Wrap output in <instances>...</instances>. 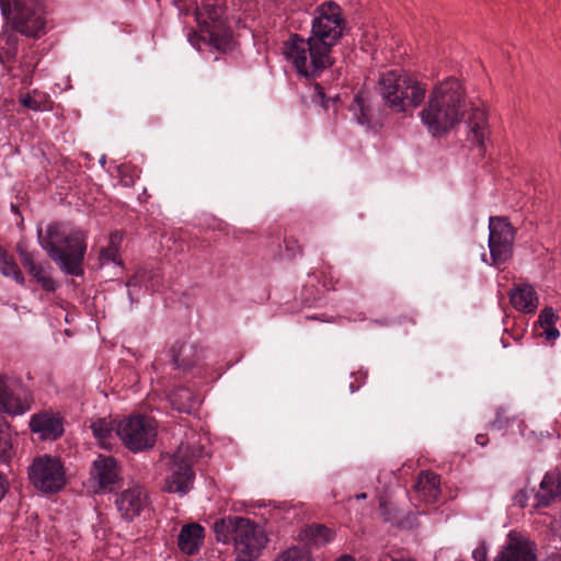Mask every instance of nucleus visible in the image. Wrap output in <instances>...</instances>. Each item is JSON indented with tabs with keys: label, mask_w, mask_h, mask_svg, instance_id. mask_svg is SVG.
<instances>
[{
	"label": "nucleus",
	"mask_w": 561,
	"mask_h": 561,
	"mask_svg": "<svg viewBox=\"0 0 561 561\" xmlns=\"http://www.w3.org/2000/svg\"><path fill=\"white\" fill-rule=\"evenodd\" d=\"M467 114H469L468 139L482 156L485 152V140L490 134L486 111L468 101L465 85L460 79L447 77L436 82L420 112V119L426 130L437 137L453 130L465 119Z\"/></svg>",
	"instance_id": "1"
},
{
	"label": "nucleus",
	"mask_w": 561,
	"mask_h": 561,
	"mask_svg": "<svg viewBox=\"0 0 561 561\" xmlns=\"http://www.w3.org/2000/svg\"><path fill=\"white\" fill-rule=\"evenodd\" d=\"M39 243L53 261L67 274L79 275L81 263L87 250L85 234L79 229H68L60 224H51Z\"/></svg>",
	"instance_id": "2"
},
{
	"label": "nucleus",
	"mask_w": 561,
	"mask_h": 561,
	"mask_svg": "<svg viewBox=\"0 0 561 561\" xmlns=\"http://www.w3.org/2000/svg\"><path fill=\"white\" fill-rule=\"evenodd\" d=\"M219 542L234 545L237 561H254L267 543L265 531L248 518L228 516L214 524Z\"/></svg>",
	"instance_id": "3"
},
{
	"label": "nucleus",
	"mask_w": 561,
	"mask_h": 561,
	"mask_svg": "<svg viewBox=\"0 0 561 561\" xmlns=\"http://www.w3.org/2000/svg\"><path fill=\"white\" fill-rule=\"evenodd\" d=\"M378 85L386 105L397 113L420 107L427 93V84L404 70L381 73Z\"/></svg>",
	"instance_id": "4"
},
{
	"label": "nucleus",
	"mask_w": 561,
	"mask_h": 561,
	"mask_svg": "<svg viewBox=\"0 0 561 561\" xmlns=\"http://www.w3.org/2000/svg\"><path fill=\"white\" fill-rule=\"evenodd\" d=\"M283 53L297 73L306 78L319 77L334 62L332 49L311 36L291 35L284 44Z\"/></svg>",
	"instance_id": "5"
},
{
	"label": "nucleus",
	"mask_w": 561,
	"mask_h": 561,
	"mask_svg": "<svg viewBox=\"0 0 561 561\" xmlns=\"http://www.w3.org/2000/svg\"><path fill=\"white\" fill-rule=\"evenodd\" d=\"M225 8L220 4L203 3L196 8L195 20L199 33L187 34L188 42L197 48L210 46L217 50H226L230 45V33L225 18Z\"/></svg>",
	"instance_id": "6"
},
{
	"label": "nucleus",
	"mask_w": 561,
	"mask_h": 561,
	"mask_svg": "<svg viewBox=\"0 0 561 561\" xmlns=\"http://www.w3.org/2000/svg\"><path fill=\"white\" fill-rule=\"evenodd\" d=\"M28 479L33 486L44 494H56L67 484V469L57 456L41 455L28 467Z\"/></svg>",
	"instance_id": "7"
},
{
	"label": "nucleus",
	"mask_w": 561,
	"mask_h": 561,
	"mask_svg": "<svg viewBox=\"0 0 561 561\" xmlns=\"http://www.w3.org/2000/svg\"><path fill=\"white\" fill-rule=\"evenodd\" d=\"M345 25L341 7L333 1H325L313 11L309 36L332 49L342 38Z\"/></svg>",
	"instance_id": "8"
},
{
	"label": "nucleus",
	"mask_w": 561,
	"mask_h": 561,
	"mask_svg": "<svg viewBox=\"0 0 561 561\" xmlns=\"http://www.w3.org/2000/svg\"><path fill=\"white\" fill-rule=\"evenodd\" d=\"M0 0L3 14H12L13 27L26 36L37 37L45 33L46 19L42 3L38 0Z\"/></svg>",
	"instance_id": "9"
},
{
	"label": "nucleus",
	"mask_w": 561,
	"mask_h": 561,
	"mask_svg": "<svg viewBox=\"0 0 561 561\" xmlns=\"http://www.w3.org/2000/svg\"><path fill=\"white\" fill-rule=\"evenodd\" d=\"M116 435L129 450L136 453L153 446L157 428L150 419L131 415L117 424Z\"/></svg>",
	"instance_id": "10"
},
{
	"label": "nucleus",
	"mask_w": 561,
	"mask_h": 561,
	"mask_svg": "<svg viewBox=\"0 0 561 561\" xmlns=\"http://www.w3.org/2000/svg\"><path fill=\"white\" fill-rule=\"evenodd\" d=\"M193 482L192 454L188 446L182 444L171 457L164 490L185 495L192 489Z\"/></svg>",
	"instance_id": "11"
},
{
	"label": "nucleus",
	"mask_w": 561,
	"mask_h": 561,
	"mask_svg": "<svg viewBox=\"0 0 561 561\" xmlns=\"http://www.w3.org/2000/svg\"><path fill=\"white\" fill-rule=\"evenodd\" d=\"M515 230L504 217H490L489 249L491 265L499 266L511 259Z\"/></svg>",
	"instance_id": "12"
},
{
	"label": "nucleus",
	"mask_w": 561,
	"mask_h": 561,
	"mask_svg": "<svg viewBox=\"0 0 561 561\" xmlns=\"http://www.w3.org/2000/svg\"><path fill=\"white\" fill-rule=\"evenodd\" d=\"M536 546L524 534L511 530L493 561H535Z\"/></svg>",
	"instance_id": "13"
},
{
	"label": "nucleus",
	"mask_w": 561,
	"mask_h": 561,
	"mask_svg": "<svg viewBox=\"0 0 561 561\" xmlns=\"http://www.w3.org/2000/svg\"><path fill=\"white\" fill-rule=\"evenodd\" d=\"M147 491L140 485L123 490L115 499V506L125 520L131 522L149 507Z\"/></svg>",
	"instance_id": "14"
},
{
	"label": "nucleus",
	"mask_w": 561,
	"mask_h": 561,
	"mask_svg": "<svg viewBox=\"0 0 561 561\" xmlns=\"http://www.w3.org/2000/svg\"><path fill=\"white\" fill-rule=\"evenodd\" d=\"M119 466L115 458L99 455L92 462L90 480L93 482L95 492L111 489L119 480Z\"/></svg>",
	"instance_id": "15"
},
{
	"label": "nucleus",
	"mask_w": 561,
	"mask_h": 561,
	"mask_svg": "<svg viewBox=\"0 0 561 561\" xmlns=\"http://www.w3.org/2000/svg\"><path fill=\"white\" fill-rule=\"evenodd\" d=\"M510 304L518 312L535 313L539 306V296L533 285L520 283L514 285L510 293Z\"/></svg>",
	"instance_id": "16"
},
{
	"label": "nucleus",
	"mask_w": 561,
	"mask_h": 561,
	"mask_svg": "<svg viewBox=\"0 0 561 561\" xmlns=\"http://www.w3.org/2000/svg\"><path fill=\"white\" fill-rule=\"evenodd\" d=\"M30 428L42 439H57L64 433L62 420L49 412L34 414L30 420Z\"/></svg>",
	"instance_id": "17"
},
{
	"label": "nucleus",
	"mask_w": 561,
	"mask_h": 561,
	"mask_svg": "<svg viewBox=\"0 0 561 561\" xmlns=\"http://www.w3.org/2000/svg\"><path fill=\"white\" fill-rule=\"evenodd\" d=\"M31 398L23 392H12L7 383V379L0 376V411L10 415H22L31 409Z\"/></svg>",
	"instance_id": "18"
},
{
	"label": "nucleus",
	"mask_w": 561,
	"mask_h": 561,
	"mask_svg": "<svg viewBox=\"0 0 561 561\" xmlns=\"http://www.w3.org/2000/svg\"><path fill=\"white\" fill-rule=\"evenodd\" d=\"M536 507H546L561 499V473L557 470L547 472L535 495Z\"/></svg>",
	"instance_id": "19"
},
{
	"label": "nucleus",
	"mask_w": 561,
	"mask_h": 561,
	"mask_svg": "<svg viewBox=\"0 0 561 561\" xmlns=\"http://www.w3.org/2000/svg\"><path fill=\"white\" fill-rule=\"evenodd\" d=\"M205 529L196 523L184 525L178 537L179 549L187 556H193L203 546Z\"/></svg>",
	"instance_id": "20"
},
{
	"label": "nucleus",
	"mask_w": 561,
	"mask_h": 561,
	"mask_svg": "<svg viewBox=\"0 0 561 561\" xmlns=\"http://www.w3.org/2000/svg\"><path fill=\"white\" fill-rule=\"evenodd\" d=\"M415 494L424 503H435L440 494L438 476L433 472H422L415 484Z\"/></svg>",
	"instance_id": "21"
},
{
	"label": "nucleus",
	"mask_w": 561,
	"mask_h": 561,
	"mask_svg": "<svg viewBox=\"0 0 561 561\" xmlns=\"http://www.w3.org/2000/svg\"><path fill=\"white\" fill-rule=\"evenodd\" d=\"M90 428L102 448L110 449L114 442V422L108 417H96L90 421Z\"/></svg>",
	"instance_id": "22"
},
{
	"label": "nucleus",
	"mask_w": 561,
	"mask_h": 561,
	"mask_svg": "<svg viewBox=\"0 0 561 561\" xmlns=\"http://www.w3.org/2000/svg\"><path fill=\"white\" fill-rule=\"evenodd\" d=\"M22 106L34 112H47L53 110L50 96L42 91L33 90L19 98Z\"/></svg>",
	"instance_id": "23"
},
{
	"label": "nucleus",
	"mask_w": 561,
	"mask_h": 561,
	"mask_svg": "<svg viewBox=\"0 0 561 561\" xmlns=\"http://www.w3.org/2000/svg\"><path fill=\"white\" fill-rule=\"evenodd\" d=\"M558 320L559 317L552 308L542 309L538 317V324L541 329L539 335L545 337L547 341H553L559 337L560 332L556 328Z\"/></svg>",
	"instance_id": "24"
},
{
	"label": "nucleus",
	"mask_w": 561,
	"mask_h": 561,
	"mask_svg": "<svg viewBox=\"0 0 561 561\" xmlns=\"http://www.w3.org/2000/svg\"><path fill=\"white\" fill-rule=\"evenodd\" d=\"M172 407L179 412L190 413L198 402V399L186 388H180L169 396Z\"/></svg>",
	"instance_id": "25"
},
{
	"label": "nucleus",
	"mask_w": 561,
	"mask_h": 561,
	"mask_svg": "<svg viewBox=\"0 0 561 561\" xmlns=\"http://www.w3.org/2000/svg\"><path fill=\"white\" fill-rule=\"evenodd\" d=\"M18 53V37L14 33L2 32L0 34V62L4 66L15 58Z\"/></svg>",
	"instance_id": "26"
},
{
	"label": "nucleus",
	"mask_w": 561,
	"mask_h": 561,
	"mask_svg": "<svg viewBox=\"0 0 561 561\" xmlns=\"http://www.w3.org/2000/svg\"><path fill=\"white\" fill-rule=\"evenodd\" d=\"M300 536L316 546H323L334 538V531L323 525H313L305 528Z\"/></svg>",
	"instance_id": "27"
},
{
	"label": "nucleus",
	"mask_w": 561,
	"mask_h": 561,
	"mask_svg": "<svg viewBox=\"0 0 561 561\" xmlns=\"http://www.w3.org/2000/svg\"><path fill=\"white\" fill-rule=\"evenodd\" d=\"M123 240V234L118 231L110 236L108 245L101 250L100 260L102 264L116 263L121 264L119 248Z\"/></svg>",
	"instance_id": "28"
},
{
	"label": "nucleus",
	"mask_w": 561,
	"mask_h": 561,
	"mask_svg": "<svg viewBox=\"0 0 561 561\" xmlns=\"http://www.w3.org/2000/svg\"><path fill=\"white\" fill-rule=\"evenodd\" d=\"M0 273L5 277H12L18 284H24V276L15 261L8 254L0 261Z\"/></svg>",
	"instance_id": "29"
},
{
	"label": "nucleus",
	"mask_w": 561,
	"mask_h": 561,
	"mask_svg": "<svg viewBox=\"0 0 561 561\" xmlns=\"http://www.w3.org/2000/svg\"><path fill=\"white\" fill-rule=\"evenodd\" d=\"M12 448V433L9 424L0 420V461H4Z\"/></svg>",
	"instance_id": "30"
},
{
	"label": "nucleus",
	"mask_w": 561,
	"mask_h": 561,
	"mask_svg": "<svg viewBox=\"0 0 561 561\" xmlns=\"http://www.w3.org/2000/svg\"><path fill=\"white\" fill-rule=\"evenodd\" d=\"M351 111L353 112L358 124L364 125L368 123V114L366 112V98L364 93L359 92L355 95L351 105Z\"/></svg>",
	"instance_id": "31"
},
{
	"label": "nucleus",
	"mask_w": 561,
	"mask_h": 561,
	"mask_svg": "<svg viewBox=\"0 0 561 561\" xmlns=\"http://www.w3.org/2000/svg\"><path fill=\"white\" fill-rule=\"evenodd\" d=\"M274 561H313L309 551L291 547L280 553Z\"/></svg>",
	"instance_id": "32"
},
{
	"label": "nucleus",
	"mask_w": 561,
	"mask_h": 561,
	"mask_svg": "<svg viewBox=\"0 0 561 561\" xmlns=\"http://www.w3.org/2000/svg\"><path fill=\"white\" fill-rule=\"evenodd\" d=\"M47 291H55L56 283L50 274L42 266L35 268V272L30 273Z\"/></svg>",
	"instance_id": "33"
},
{
	"label": "nucleus",
	"mask_w": 561,
	"mask_h": 561,
	"mask_svg": "<svg viewBox=\"0 0 561 561\" xmlns=\"http://www.w3.org/2000/svg\"><path fill=\"white\" fill-rule=\"evenodd\" d=\"M16 250L22 265L28 271V273L35 272V268L39 265L34 262L32 254L27 252L22 244H19Z\"/></svg>",
	"instance_id": "34"
},
{
	"label": "nucleus",
	"mask_w": 561,
	"mask_h": 561,
	"mask_svg": "<svg viewBox=\"0 0 561 561\" xmlns=\"http://www.w3.org/2000/svg\"><path fill=\"white\" fill-rule=\"evenodd\" d=\"M489 547L485 541H480L472 550V559L474 561H488Z\"/></svg>",
	"instance_id": "35"
},
{
	"label": "nucleus",
	"mask_w": 561,
	"mask_h": 561,
	"mask_svg": "<svg viewBox=\"0 0 561 561\" xmlns=\"http://www.w3.org/2000/svg\"><path fill=\"white\" fill-rule=\"evenodd\" d=\"M529 495L526 490H519L513 497V502L515 505L519 507H525L527 505Z\"/></svg>",
	"instance_id": "36"
},
{
	"label": "nucleus",
	"mask_w": 561,
	"mask_h": 561,
	"mask_svg": "<svg viewBox=\"0 0 561 561\" xmlns=\"http://www.w3.org/2000/svg\"><path fill=\"white\" fill-rule=\"evenodd\" d=\"M476 442L482 446H484L486 444V438L484 435L482 434H479L476 436Z\"/></svg>",
	"instance_id": "37"
},
{
	"label": "nucleus",
	"mask_w": 561,
	"mask_h": 561,
	"mask_svg": "<svg viewBox=\"0 0 561 561\" xmlns=\"http://www.w3.org/2000/svg\"><path fill=\"white\" fill-rule=\"evenodd\" d=\"M337 561H356V560L353 557L348 556V554H344L341 558H339Z\"/></svg>",
	"instance_id": "38"
},
{
	"label": "nucleus",
	"mask_w": 561,
	"mask_h": 561,
	"mask_svg": "<svg viewBox=\"0 0 561 561\" xmlns=\"http://www.w3.org/2000/svg\"><path fill=\"white\" fill-rule=\"evenodd\" d=\"M7 255V252L0 248V261L3 260V257Z\"/></svg>",
	"instance_id": "39"
},
{
	"label": "nucleus",
	"mask_w": 561,
	"mask_h": 561,
	"mask_svg": "<svg viewBox=\"0 0 561 561\" xmlns=\"http://www.w3.org/2000/svg\"><path fill=\"white\" fill-rule=\"evenodd\" d=\"M316 89L318 90V94L322 98L323 92H322V89L320 88V85L317 84Z\"/></svg>",
	"instance_id": "40"
},
{
	"label": "nucleus",
	"mask_w": 561,
	"mask_h": 561,
	"mask_svg": "<svg viewBox=\"0 0 561 561\" xmlns=\"http://www.w3.org/2000/svg\"><path fill=\"white\" fill-rule=\"evenodd\" d=\"M357 499H366V493H360L356 496Z\"/></svg>",
	"instance_id": "41"
},
{
	"label": "nucleus",
	"mask_w": 561,
	"mask_h": 561,
	"mask_svg": "<svg viewBox=\"0 0 561 561\" xmlns=\"http://www.w3.org/2000/svg\"><path fill=\"white\" fill-rule=\"evenodd\" d=\"M175 363H176L178 365H184V364H183V362H181V363L179 362V358H175Z\"/></svg>",
	"instance_id": "42"
},
{
	"label": "nucleus",
	"mask_w": 561,
	"mask_h": 561,
	"mask_svg": "<svg viewBox=\"0 0 561 561\" xmlns=\"http://www.w3.org/2000/svg\"><path fill=\"white\" fill-rule=\"evenodd\" d=\"M559 561H561V558L559 559Z\"/></svg>",
	"instance_id": "43"
}]
</instances>
